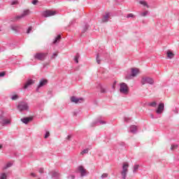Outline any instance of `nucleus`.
I'll return each mask as SVG.
<instances>
[{
	"label": "nucleus",
	"instance_id": "obj_1",
	"mask_svg": "<svg viewBox=\"0 0 179 179\" xmlns=\"http://www.w3.org/2000/svg\"><path fill=\"white\" fill-rule=\"evenodd\" d=\"M128 167H129V164L128 162H124L122 165V170L121 171L122 178H127V174H128Z\"/></svg>",
	"mask_w": 179,
	"mask_h": 179
},
{
	"label": "nucleus",
	"instance_id": "obj_2",
	"mask_svg": "<svg viewBox=\"0 0 179 179\" xmlns=\"http://www.w3.org/2000/svg\"><path fill=\"white\" fill-rule=\"evenodd\" d=\"M28 15H30V10H24L22 15H17L12 18L11 22H17V20H20V19H22V17H24V16H27Z\"/></svg>",
	"mask_w": 179,
	"mask_h": 179
},
{
	"label": "nucleus",
	"instance_id": "obj_3",
	"mask_svg": "<svg viewBox=\"0 0 179 179\" xmlns=\"http://www.w3.org/2000/svg\"><path fill=\"white\" fill-rule=\"evenodd\" d=\"M120 91L123 94H128L129 93V88H128V85L125 83H122L120 84Z\"/></svg>",
	"mask_w": 179,
	"mask_h": 179
},
{
	"label": "nucleus",
	"instance_id": "obj_4",
	"mask_svg": "<svg viewBox=\"0 0 179 179\" xmlns=\"http://www.w3.org/2000/svg\"><path fill=\"white\" fill-rule=\"evenodd\" d=\"M153 83H155V80L150 77H143L141 79L142 85H153Z\"/></svg>",
	"mask_w": 179,
	"mask_h": 179
},
{
	"label": "nucleus",
	"instance_id": "obj_5",
	"mask_svg": "<svg viewBox=\"0 0 179 179\" xmlns=\"http://www.w3.org/2000/svg\"><path fill=\"white\" fill-rule=\"evenodd\" d=\"M47 55H48V53L38 52L34 55V58L39 61H44Z\"/></svg>",
	"mask_w": 179,
	"mask_h": 179
},
{
	"label": "nucleus",
	"instance_id": "obj_6",
	"mask_svg": "<svg viewBox=\"0 0 179 179\" xmlns=\"http://www.w3.org/2000/svg\"><path fill=\"white\" fill-rule=\"evenodd\" d=\"M17 108L20 111H26L29 110V105L26 102H21L18 104Z\"/></svg>",
	"mask_w": 179,
	"mask_h": 179
},
{
	"label": "nucleus",
	"instance_id": "obj_7",
	"mask_svg": "<svg viewBox=\"0 0 179 179\" xmlns=\"http://www.w3.org/2000/svg\"><path fill=\"white\" fill-rule=\"evenodd\" d=\"M138 73H139V69L136 68L131 69V74L129 76H127L126 79H132V77L135 78V76H136Z\"/></svg>",
	"mask_w": 179,
	"mask_h": 179
},
{
	"label": "nucleus",
	"instance_id": "obj_8",
	"mask_svg": "<svg viewBox=\"0 0 179 179\" xmlns=\"http://www.w3.org/2000/svg\"><path fill=\"white\" fill-rule=\"evenodd\" d=\"M0 124L5 127V125H8V124H10V120L6 119L2 116V115H0Z\"/></svg>",
	"mask_w": 179,
	"mask_h": 179
},
{
	"label": "nucleus",
	"instance_id": "obj_9",
	"mask_svg": "<svg viewBox=\"0 0 179 179\" xmlns=\"http://www.w3.org/2000/svg\"><path fill=\"white\" fill-rule=\"evenodd\" d=\"M55 15H57V12L50 10H47L43 13L44 17H50V16H54Z\"/></svg>",
	"mask_w": 179,
	"mask_h": 179
},
{
	"label": "nucleus",
	"instance_id": "obj_10",
	"mask_svg": "<svg viewBox=\"0 0 179 179\" xmlns=\"http://www.w3.org/2000/svg\"><path fill=\"white\" fill-rule=\"evenodd\" d=\"M79 173H80L81 177H85L87 175V171L83 167V166H80L78 168Z\"/></svg>",
	"mask_w": 179,
	"mask_h": 179
},
{
	"label": "nucleus",
	"instance_id": "obj_11",
	"mask_svg": "<svg viewBox=\"0 0 179 179\" xmlns=\"http://www.w3.org/2000/svg\"><path fill=\"white\" fill-rule=\"evenodd\" d=\"M110 16L111 15L110 13L108 12L105 13V14L102 16V23H107Z\"/></svg>",
	"mask_w": 179,
	"mask_h": 179
},
{
	"label": "nucleus",
	"instance_id": "obj_12",
	"mask_svg": "<svg viewBox=\"0 0 179 179\" xmlns=\"http://www.w3.org/2000/svg\"><path fill=\"white\" fill-rule=\"evenodd\" d=\"M164 111V103H161L159 104L158 108L156 110L157 114H162Z\"/></svg>",
	"mask_w": 179,
	"mask_h": 179
},
{
	"label": "nucleus",
	"instance_id": "obj_13",
	"mask_svg": "<svg viewBox=\"0 0 179 179\" xmlns=\"http://www.w3.org/2000/svg\"><path fill=\"white\" fill-rule=\"evenodd\" d=\"M71 101L72 103H75L76 104H78V103L83 101V98H78L76 96H72L71 98Z\"/></svg>",
	"mask_w": 179,
	"mask_h": 179
},
{
	"label": "nucleus",
	"instance_id": "obj_14",
	"mask_svg": "<svg viewBox=\"0 0 179 179\" xmlns=\"http://www.w3.org/2000/svg\"><path fill=\"white\" fill-rule=\"evenodd\" d=\"M10 29L15 33H19V31H20V29H22V27H20V26H19V25L12 24V25H10Z\"/></svg>",
	"mask_w": 179,
	"mask_h": 179
},
{
	"label": "nucleus",
	"instance_id": "obj_15",
	"mask_svg": "<svg viewBox=\"0 0 179 179\" xmlns=\"http://www.w3.org/2000/svg\"><path fill=\"white\" fill-rule=\"evenodd\" d=\"M48 83V80H42L40 81L39 85H38V87L36 88V92H38L40 87H43V86H45Z\"/></svg>",
	"mask_w": 179,
	"mask_h": 179
},
{
	"label": "nucleus",
	"instance_id": "obj_16",
	"mask_svg": "<svg viewBox=\"0 0 179 179\" xmlns=\"http://www.w3.org/2000/svg\"><path fill=\"white\" fill-rule=\"evenodd\" d=\"M31 85H34V80L29 79L27 81L25 85H24V89H27L29 86H31Z\"/></svg>",
	"mask_w": 179,
	"mask_h": 179
},
{
	"label": "nucleus",
	"instance_id": "obj_17",
	"mask_svg": "<svg viewBox=\"0 0 179 179\" xmlns=\"http://www.w3.org/2000/svg\"><path fill=\"white\" fill-rule=\"evenodd\" d=\"M49 174H51L52 178H59V173L55 171H50Z\"/></svg>",
	"mask_w": 179,
	"mask_h": 179
},
{
	"label": "nucleus",
	"instance_id": "obj_18",
	"mask_svg": "<svg viewBox=\"0 0 179 179\" xmlns=\"http://www.w3.org/2000/svg\"><path fill=\"white\" fill-rule=\"evenodd\" d=\"M21 121L24 124H27L28 122H30V121H33V117L22 118Z\"/></svg>",
	"mask_w": 179,
	"mask_h": 179
},
{
	"label": "nucleus",
	"instance_id": "obj_19",
	"mask_svg": "<svg viewBox=\"0 0 179 179\" xmlns=\"http://www.w3.org/2000/svg\"><path fill=\"white\" fill-rule=\"evenodd\" d=\"M136 131H138V127L136 125L130 127L129 132H131V134H136Z\"/></svg>",
	"mask_w": 179,
	"mask_h": 179
},
{
	"label": "nucleus",
	"instance_id": "obj_20",
	"mask_svg": "<svg viewBox=\"0 0 179 179\" xmlns=\"http://www.w3.org/2000/svg\"><path fill=\"white\" fill-rule=\"evenodd\" d=\"M166 55L168 57V58H169L170 59H171V58H174V55L173 53V52L168 50L166 52Z\"/></svg>",
	"mask_w": 179,
	"mask_h": 179
},
{
	"label": "nucleus",
	"instance_id": "obj_21",
	"mask_svg": "<svg viewBox=\"0 0 179 179\" xmlns=\"http://www.w3.org/2000/svg\"><path fill=\"white\" fill-rule=\"evenodd\" d=\"M61 40V35H58L55 41H53V44H57V43H59V41Z\"/></svg>",
	"mask_w": 179,
	"mask_h": 179
},
{
	"label": "nucleus",
	"instance_id": "obj_22",
	"mask_svg": "<svg viewBox=\"0 0 179 179\" xmlns=\"http://www.w3.org/2000/svg\"><path fill=\"white\" fill-rule=\"evenodd\" d=\"M12 166H13V163L8 162V163H7L6 166L3 167V170H6V169H9V167H12Z\"/></svg>",
	"mask_w": 179,
	"mask_h": 179
},
{
	"label": "nucleus",
	"instance_id": "obj_23",
	"mask_svg": "<svg viewBox=\"0 0 179 179\" xmlns=\"http://www.w3.org/2000/svg\"><path fill=\"white\" fill-rule=\"evenodd\" d=\"M79 57H80V55H79V53H77L76 55V56H75V58H74V61H75V62H76V64H79Z\"/></svg>",
	"mask_w": 179,
	"mask_h": 179
},
{
	"label": "nucleus",
	"instance_id": "obj_24",
	"mask_svg": "<svg viewBox=\"0 0 179 179\" xmlns=\"http://www.w3.org/2000/svg\"><path fill=\"white\" fill-rule=\"evenodd\" d=\"M138 169H139V165L135 164L134 166L133 173H136Z\"/></svg>",
	"mask_w": 179,
	"mask_h": 179
},
{
	"label": "nucleus",
	"instance_id": "obj_25",
	"mask_svg": "<svg viewBox=\"0 0 179 179\" xmlns=\"http://www.w3.org/2000/svg\"><path fill=\"white\" fill-rule=\"evenodd\" d=\"M139 3H141V5H143V6H146V8H149V5H148V3L146 1H141Z\"/></svg>",
	"mask_w": 179,
	"mask_h": 179
},
{
	"label": "nucleus",
	"instance_id": "obj_26",
	"mask_svg": "<svg viewBox=\"0 0 179 179\" xmlns=\"http://www.w3.org/2000/svg\"><path fill=\"white\" fill-rule=\"evenodd\" d=\"M89 153V149H85L80 152V155H86Z\"/></svg>",
	"mask_w": 179,
	"mask_h": 179
},
{
	"label": "nucleus",
	"instance_id": "obj_27",
	"mask_svg": "<svg viewBox=\"0 0 179 179\" xmlns=\"http://www.w3.org/2000/svg\"><path fill=\"white\" fill-rule=\"evenodd\" d=\"M96 62H97V64H100L101 62V60H100V59H99V54L96 55Z\"/></svg>",
	"mask_w": 179,
	"mask_h": 179
},
{
	"label": "nucleus",
	"instance_id": "obj_28",
	"mask_svg": "<svg viewBox=\"0 0 179 179\" xmlns=\"http://www.w3.org/2000/svg\"><path fill=\"white\" fill-rule=\"evenodd\" d=\"M11 99L12 100H17V99H19V96H17V94L13 95Z\"/></svg>",
	"mask_w": 179,
	"mask_h": 179
},
{
	"label": "nucleus",
	"instance_id": "obj_29",
	"mask_svg": "<svg viewBox=\"0 0 179 179\" xmlns=\"http://www.w3.org/2000/svg\"><path fill=\"white\" fill-rule=\"evenodd\" d=\"M6 173H1L0 179H6Z\"/></svg>",
	"mask_w": 179,
	"mask_h": 179
},
{
	"label": "nucleus",
	"instance_id": "obj_30",
	"mask_svg": "<svg viewBox=\"0 0 179 179\" xmlns=\"http://www.w3.org/2000/svg\"><path fill=\"white\" fill-rule=\"evenodd\" d=\"M31 30H33V27H29L27 31V34H30V32L31 31Z\"/></svg>",
	"mask_w": 179,
	"mask_h": 179
},
{
	"label": "nucleus",
	"instance_id": "obj_31",
	"mask_svg": "<svg viewBox=\"0 0 179 179\" xmlns=\"http://www.w3.org/2000/svg\"><path fill=\"white\" fill-rule=\"evenodd\" d=\"M150 106L151 107H156V106H157V103L154 101V102L150 103Z\"/></svg>",
	"mask_w": 179,
	"mask_h": 179
},
{
	"label": "nucleus",
	"instance_id": "obj_32",
	"mask_svg": "<svg viewBox=\"0 0 179 179\" xmlns=\"http://www.w3.org/2000/svg\"><path fill=\"white\" fill-rule=\"evenodd\" d=\"M148 13H149V11H145L141 13V16H147Z\"/></svg>",
	"mask_w": 179,
	"mask_h": 179
},
{
	"label": "nucleus",
	"instance_id": "obj_33",
	"mask_svg": "<svg viewBox=\"0 0 179 179\" xmlns=\"http://www.w3.org/2000/svg\"><path fill=\"white\" fill-rule=\"evenodd\" d=\"M178 145H172L171 148V150H174V149H177Z\"/></svg>",
	"mask_w": 179,
	"mask_h": 179
},
{
	"label": "nucleus",
	"instance_id": "obj_34",
	"mask_svg": "<svg viewBox=\"0 0 179 179\" xmlns=\"http://www.w3.org/2000/svg\"><path fill=\"white\" fill-rule=\"evenodd\" d=\"M108 177V173H103L101 176V178H107Z\"/></svg>",
	"mask_w": 179,
	"mask_h": 179
},
{
	"label": "nucleus",
	"instance_id": "obj_35",
	"mask_svg": "<svg viewBox=\"0 0 179 179\" xmlns=\"http://www.w3.org/2000/svg\"><path fill=\"white\" fill-rule=\"evenodd\" d=\"M99 123L100 124V125H103V124H106V122L103 121V120H100L96 122V124H99Z\"/></svg>",
	"mask_w": 179,
	"mask_h": 179
},
{
	"label": "nucleus",
	"instance_id": "obj_36",
	"mask_svg": "<svg viewBox=\"0 0 179 179\" xmlns=\"http://www.w3.org/2000/svg\"><path fill=\"white\" fill-rule=\"evenodd\" d=\"M127 18L135 17V15H134V14H132V13H129V14L127 15Z\"/></svg>",
	"mask_w": 179,
	"mask_h": 179
},
{
	"label": "nucleus",
	"instance_id": "obj_37",
	"mask_svg": "<svg viewBox=\"0 0 179 179\" xmlns=\"http://www.w3.org/2000/svg\"><path fill=\"white\" fill-rule=\"evenodd\" d=\"M124 121L125 122H130L131 117H124Z\"/></svg>",
	"mask_w": 179,
	"mask_h": 179
},
{
	"label": "nucleus",
	"instance_id": "obj_38",
	"mask_svg": "<svg viewBox=\"0 0 179 179\" xmlns=\"http://www.w3.org/2000/svg\"><path fill=\"white\" fill-rule=\"evenodd\" d=\"M50 136V131H46V134L45 135V139H47Z\"/></svg>",
	"mask_w": 179,
	"mask_h": 179
},
{
	"label": "nucleus",
	"instance_id": "obj_39",
	"mask_svg": "<svg viewBox=\"0 0 179 179\" xmlns=\"http://www.w3.org/2000/svg\"><path fill=\"white\" fill-rule=\"evenodd\" d=\"M38 172L41 173V174H43V173H44V168L39 169Z\"/></svg>",
	"mask_w": 179,
	"mask_h": 179
},
{
	"label": "nucleus",
	"instance_id": "obj_40",
	"mask_svg": "<svg viewBox=\"0 0 179 179\" xmlns=\"http://www.w3.org/2000/svg\"><path fill=\"white\" fill-rule=\"evenodd\" d=\"M57 55H58V53L55 52V53H53V55H52V58L54 59V58H55Z\"/></svg>",
	"mask_w": 179,
	"mask_h": 179
},
{
	"label": "nucleus",
	"instance_id": "obj_41",
	"mask_svg": "<svg viewBox=\"0 0 179 179\" xmlns=\"http://www.w3.org/2000/svg\"><path fill=\"white\" fill-rule=\"evenodd\" d=\"M38 2V0H34L32 1L33 5H37V3Z\"/></svg>",
	"mask_w": 179,
	"mask_h": 179
},
{
	"label": "nucleus",
	"instance_id": "obj_42",
	"mask_svg": "<svg viewBox=\"0 0 179 179\" xmlns=\"http://www.w3.org/2000/svg\"><path fill=\"white\" fill-rule=\"evenodd\" d=\"M101 93H106V90L103 87L101 88Z\"/></svg>",
	"mask_w": 179,
	"mask_h": 179
},
{
	"label": "nucleus",
	"instance_id": "obj_43",
	"mask_svg": "<svg viewBox=\"0 0 179 179\" xmlns=\"http://www.w3.org/2000/svg\"><path fill=\"white\" fill-rule=\"evenodd\" d=\"M5 75V71H2L0 73V78L3 77Z\"/></svg>",
	"mask_w": 179,
	"mask_h": 179
},
{
	"label": "nucleus",
	"instance_id": "obj_44",
	"mask_svg": "<svg viewBox=\"0 0 179 179\" xmlns=\"http://www.w3.org/2000/svg\"><path fill=\"white\" fill-rule=\"evenodd\" d=\"M31 177H34V178L37 177V176L34 173H31Z\"/></svg>",
	"mask_w": 179,
	"mask_h": 179
},
{
	"label": "nucleus",
	"instance_id": "obj_45",
	"mask_svg": "<svg viewBox=\"0 0 179 179\" xmlns=\"http://www.w3.org/2000/svg\"><path fill=\"white\" fill-rule=\"evenodd\" d=\"M11 5H17V1H13Z\"/></svg>",
	"mask_w": 179,
	"mask_h": 179
},
{
	"label": "nucleus",
	"instance_id": "obj_46",
	"mask_svg": "<svg viewBox=\"0 0 179 179\" xmlns=\"http://www.w3.org/2000/svg\"><path fill=\"white\" fill-rule=\"evenodd\" d=\"M72 138V136L71 135H69L67 136V139L69 141L71 138Z\"/></svg>",
	"mask_w": 179,
	"mask_h": 179
},
{
	"label": "nucleus",
	"instance_id": "obj_47",
	"mask_svg": "<svg viewBox=\"0 0 179 179\" xmlns=\"http://www.w3.org/2000/svg\"><path fill=\"white\" fill-rule=\"evenodd\" d=\"M86 30H87V26H85V27L83 33H85V31H86Z\"/></svg>",
	"mask_w": 179,
	"mask_h": 179
},
{
	"label": "nucleus",
	"instance_id": "obj_48",
	"mask_svg": "<svg viewBox=\"0 0 179 179\" xmlns=\"http://www.w3.org/2000/svg\"><path fill=\"white\" fill-rule=\"evenodd\" d=\"M71 178L72 179H73V178H75V176L71 175Z\"/></svg>",
	"mask_w": 179,
	"mask_h": 179
},
{
	"label": "nucleus",
	"instance_id": "obj_49",
	"mask_svg": "<svg viewBox=\"0 0 179 179\" xmlns=\"http://www.w3.org/2000/svg\"><path fill=\"white\" fill-rule=\"evenodd\" d=\"M152 118H154L153 115H151Z\"/></svg>",
	"mask_w": 179,
	"mask_h": 179
},
{
	"label": "nucleus",
	"instance_id": "obj_50",
	"mask_svg": "<svg viewBox=\"0 0 179 179\" xmlns=\"http://www.w3.org/2000/svg\"><path fill=\"white\" fill-rule=\"evenodd\" d=\"M2 148V145H0V149Z\"/></svg>",
	"mask_w": 179,
	"mask_h": 179
}]
</instances>
